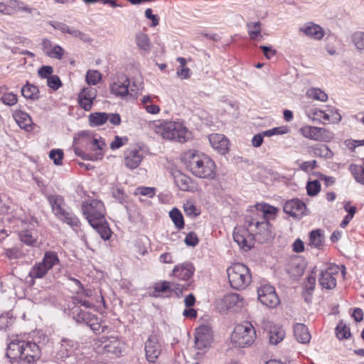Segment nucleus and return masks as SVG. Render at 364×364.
Returning a JSON list of instances; mask_svg holds the SVG:
<instances>
[{
    "instance_id": "obj_1",
    "label": "nucleus",
    "mask_w": 364,
    "mask_h": 364,
    "mask_svg": "<svg viewBox=\"0 0 364 364\" xmlns=\"http://www.w3.org/2000/svg\"><path fill=\"white\" fill-rule=\"evenodd\" d=\"M278 209L267 203H258L255 210L245 220L244 226L235 227L232 237L234 241L244 251L254 247L255 241L264 243L274 237L270 220L274 219Z\"/></svg>"
},
{
    "instance_id": "obj_2",
    "label": "nucleus",
    "mask_w": 364,
    "mask_h": 364,
    "mask_svg": "<svg viewBox=\"0 0 364 364\" xmlns=\"http://www.w3.org/2000/svg\"><path fill=\"white\" fill-rule=\"evenodd\" d=\"M182 162L193 175L198 178L213 179L215 164L210 157L198 151L188 150L181 157Z\"/></svg>"
},
{
    "instance_id": "obj_3",
    "label": "nucleus",
    "mask_w": 364,
    "mask_h": 364,
    "mask_svg": "<svg viewBox=\"0 0 364 364\" xmlns=\"http://www.w3.org/2000/svg\"><path fill=\"white\" fill-rule=\"evenodd\" d=\"M6 354L12 364H32L40 358L41 350L34 342L15 338L8 343Z\"/></svg>"
},
{
    "instance_id": "obj_4",
    "label": "nucleus",
    "mask_w": 364,
    "mask_h": 364,
    "mask_svg": "<svg viewBox=\"0 0 364 364\" xmlns=\"http://www.w3.org/2000/svg\"><path fill=\"white\" fill-rule=\"evenodd\" d=\"M93 348L98 354H110L120 357L125 350V343L117 336H102L94 341Z\"/></svg>"
},
{
    "instance_id": "obj_5",
    "label": "nucleus",
    "mask_w": 364,
    "mask_h": 364,
    "mask_svg": "<svg viewBox=\"0 0 364 364\" xmlns=\"http://www.w3.org/2000/svg\"><path fill=\"white\" fill-rule=\"evenodd\" d=\"M228 280L232 288L245 289L252 281L249 268L242 263H235L227 269Z\"/></svg>"
},
{
    "instance_id": "obj_6",
    "label": "nucleus",
    "mask_w": 364,
    "mask_h": 364,
    "mask_svg": "<svg viewBox=\"0 0 364 364\" xmlns=\"http://www.w3.org/2000/svg\"><path fill=\"white\" fill-rule=\"evenodd\" d=\"M161 136L164 139L181 143H184L192 138L191 132L183 124L172 121L161 124Z\"/></svg>"
},
{
    "instance_id": "obj_7",
    "label": "nucleus",
    "mask_w": 364,
    "mask_h": 364,
    "mask_svg": "<svg viewBox=\"0 0 364 364\" xmlns=\"http://www.w3.org/2000/svg\"><path fill=\"white\" fill-rule=\"evenodd\" d=\"M48 200L51 206L52 212L60 220L73 228L79 227V219L73 213L67 211L65 209L66 205L62 196L51 195L48 197Z\"/></svg>"
},
{
    "instance_id": "obj_8",
    "label": "nucleus",
    "mask_w": 364,
    "mask_h": 364,
    "mask_svg": "<svg viewBox=\"0 0 364 364\" xmlns=\"http://www.w3.org/2000/svg\"><path fill=\"white\" fill-rule=\"evenodd\" d=\"M256 333L252 325L245 322L237 325L231 335V341L235 346L244 348L253 343Z\"/></svg>"
},
{
    "instance_id": "obj_9",
    "label": "nucleus",
    "mask_w": 364,
    "mask_h": 364,
    "mask_svg": "<svg viewBox=\"0 0 364 364\" xmlns=\"http://www.w3.org/2000/svg\"><path fill=\"white\" fill-rule=\"evenodd\" d=\"M81 210L90 225H96V222L105 220V208L103 203L99 200L92 199L83 202Z\"/></svg>"
},
{
    "instance_id": "obj_10",
    "label": "nucleus",
    "mask_w": 364,
    "mask_h": 364,
    "mask_svg": "<svg viewBox=\"0 0 364 364\" xmlns=\"http://www.w3.org/2000/svg\"><path fill=\"white\" fill-rule=\"evenodd\" d=\"M59 263L58 255L55 252L46 251L43 259L36 262L29 272V276L33 279L44 277L48 271Z\"/></svg>"
},
{
    "instance_id": "obj_11",
    "label": "nucleus",
    "mask_w": 364,
    "mask_h": 364,
    "mask_svg": "<svg viewBox=\"0 0 364 364\" xmlns=\"http://www.w3.org/2000/svg\"><path fill=\"white\" fill-rule=\"evenodd\" d=\"M299 132L306 139L318 141H329L333 136V133L326 129L309 125L302 127Z\"/></svg>"
},
{
    "instance_id": "obj_12",
    "label": "nucleus",
    "mask_w": 364,
    "mask_h": 364,
    "mask_svg": "<svg viewBox=\"0 0 364 364\" xmlns=\"http://www.w3.org/2000/svg\"><path fill=\"white\" fill-rule=\"evenodd\" d=\"M258 299L268 308H274L280 302L274 287L269 284H264L257 289Z\"/></svg>"
},
{
    "instance_id": "obj_13",
    "label": "nucleus",
    "mask_w": 364,
    "mask_h": 364,
    "mask_svg": "<svg viewBox=\"0 0 364 364\" xmlns=\"http://www.w3.org/2000/svg\"><path fill=\"white\" fill-rule=\"evenodd\" d=\"M213 342V331L208 325H202L196 329L195 346L204 350L209 348Z\"/></svg>"
},
{
    "instance_id": "obj_14",
    "label": "nucleus",
    "mask_w": 364,
    "mask_h": 364,
    "mask_svg": "<svg viewBox=\"0 0 364 364\" xmlns=\"http://www.w3.org/2000/svg\"><path fill=\"white\" fill-rule=\"evenodd\" d=\"M129 79L123 73H117L109 85L111 93L117 97H124L129 94Z\"/></svg>"
},
{
    "instance_id": "obj_15",
    "label": "nucleus",
    "mask_w": 364,
    "mask_h": 364,
    "mask_svg": "<svg viewBox=\"0 0 364 364\" xmlns=\"http://www.w3.org/2000/svg\"><path fill=\"white\" fill-rule=\"evenodd\" d=\"M340 271V267L331 264L325 270H322L318 279L319 284L326 289H333L336 286V279L334 275Z\"/></svg>"
},
{
    "instance_id": "obj_16",
    "label": "nucleus",
    "mask_w": 364,
    "mask_h": 364,
    "mask_svg": "<svg viewBox=\"0 0 364 364\" xmlns=\"http://www.w3.org/2000/svg\"><path fill=\"white\" fill-rule=\"evenodd\" d=\"M106 146L104 139L100 135L96 138H92L90 145L86 149L93 153H90V155H85L84 156L90 159V161L101 160L105 155Z\"/></svg>"
},
{
    "instance_id": "obj_17",
    "label": "nucleus",
    "mask_w": 364,
    "mask_h": 364,
    "mask_svg": "<svg viewBox=\"0 0 364 364\" xmlns=\"http://www.w3.org/2000/svg\"><path fill=\"white\" fill-rule=\"evenodd\" d=\"M124 155V165L129 169L137 168L144 158L142 150L137 147L127 149Z\"/></svg>"
},
{
    "instance_id": "obj_18",
    "label": "nucleus",
    "mask_w": 364,
    "mask_h": 364,
    "mask_svg": "<svg viewBox=\"0 0 364 364\" xmlns=\"http://www.w3.org/2000/svg\"><path fill=\"white\" fill-rule=\"evenodd\" d=\"M306 208L305 203L298 198L287 200L283 207L284 213L297 218L304 214Z\"/></svg>"
},
{
    "instance_id": "obj_19",
    "label": "nucleus",
    "mask_w": 364,
    "mask_h": 364,
    "mask_svg": "<svg viewBox=\"0 0 364 364\" xmlns=\"http://www.w3.org/2000/svg\"><path fill=\"white\" fill-rule=\"evenodd\" d=\"M211 146L220 154H225L229 149V140L221 134H211L208 136Z\"/></svg>"
},
{
    "instance_id": "obj_20",
    "label": "nucleus",
    "mask_w": 364,
    "mask_h": 364,
    "mask_svg": "<svg viewBox=\"0 0 364 364\" xmlns=\"http://www.w3.org/2000/svg\"><path fill=\"white\" fill-rule=\"evenodd\" d=\"M194 271V267L191 262H184L175 266L170 275L180 280L188 281L193 275Z\"/></svg>"
},
{
    "instance_id": "obj_21",
    "label": "nucleus",
    "mask_w": 364,
    "mask_h": 364,
    "mask_svg": "<svg viewBox=\"0 0 364 364\" xmlns=\"http://www.w3.org/2000/svg\"><path fill=\"white\" fill-rule=\"evenodd\" d=\"M75 347L70 340L63 339L55 355V358L60 362H65L66 359L71 358L74 353Z\"/></svg>"
},
{
    "instance_id": "obj_22",
    "label": "nucleus",
    "mask_w": 364,
    "mask_h": 364,
    "mask_svg": "<svg viewBox=\"0 0 364 364\" xmlns=\"http://www.w3.org/2000/svg\"><path fill=\"white\" fill-rule=\"evenodd\" d=\"M97 96V90L93 87L83 88L78 96L79 104L85 110H90L92 107L93 100Z\"/></svg>"
},
{
    "instance_id": "obj_23",
    "label": "nucleus",
    "mask_w": 364,
    "mask_h": 364,
    "mask_svg": "<svg viewBox=\"0 0 364 364\" xmlns=\"http://www.w3.org/2000/svg\"><path fill=\"white\" fill-rule=\"evenodd\" d=\"M146 357L148 361L155 362L159 356V345L156 337H150L145 343Z\"/></svg>"
},
{
    "instance_id": "obj_24",
    "label": "nucleus",
    "mask_w": 364,
    "mask_h": 364,
    "mask_svg": "<svg viewBox=\"0 0 364 364\" xmlns=\"http://www.w3.org/2000/svg\"><path fill=\"white\" fill-rule=\"evenodd\" d=\"M300 31L315 40H321L324 36L322 28L312 22L307 23L300 28Z\"/></svg>"
},
{
    "instance_id": "obj_25",
    "label": "nucleus",
    "mask_w": 364,
    "mask_h": 364,
    "mask_svg": "<svg viewBox=\"0 0 364 364\" xmlns=\"http://www.w3.org/2000/svg\"><path fill=\"white\" fill-rule=\"evenodd\" d=\"M294 336L298 342L306 344L311 340V334L308 328L303 323H296L294 326Z\"/></svg>"
},
{
    "instance_id": "obj_26",
    "label": "nucleus",
    "mask_w": 364,
    "mask_h": 364,
    "mask_svg": "<svg viewBox=\"0 0 364 364\" xmlns=\"http://www.w3.org/2000/svg\"><path fill=\"white\" fill-rule=\"evenodd\" d=\"M84 323L89 326L93 332L97 334L105 332L107 328V326L104 325L101 320L91 313L88 316V319Z\"/></svg>"
},
{
    "instance_id": "obj_27",
    "label": "nucleus",
    "mask_w": 364,
    "mask_h": 364,
    "mask_svg": "<svg viewBox=\"0 0 364 364\" xmlns=\"http://www.w3.org/2000/svg\"><path fill=\"white\" fill-rule=\"evenodd\" d=\"M14 117L16 123L21 129H28L31 128L32 124L31 117L27 113L21 111L16 110L14 113Z\"/></svg>"
},
{
    "instance_id": "obj_28",
    "label": "nucleus",
    "mask_w": 364,
    "mask_h": 364,
    "mask_svg": "<svg viewBox=\"0 0 364 364\" xmlns=\"http://www.w3.org/2000/svg\"><path fill=\"white\" fill-rule=\"evenodd\" d=\"M324 235L321 230H312L309 234V245L311 247L321 249L324 244Z\"/></svg>"
},
{
    "instance_id": "obj_29",
    "label": "nucleus",
    "mask_w": 364,
    "mask_h": 364,
    "mask_svg": "<svg viewBox=\"0 0 364 364\" xmlns=\"http://www.w3.org/2000/svg\"><path fill=\"white\" fill-rule=\"evenodd\" d=\"M248 35L251 40H258L261 35L262 23L259 21H250L246 23Z\"/></svg>"
},
{
    "instance_id": "obj_30",
    "label": "nucleus",
    "mask_w": 364,
    "mask_h": 364,
    "mask_svg": "<svg viewBox=\"0 0 364 364\" xmlns=\"http://www.w3.org/2000/svg\"><path fill=\"white\" fill-rule=\"evenodd\" d=\"M175 182L177 186L183 191H189L192 188L191 178L181 173H178L175 176Z\"/></svg>"
},
{
    "instance_id": "obj_31",
    "label": "nucleus",
    "mask_w": 364,
    "mask_h": 364,
    "mask_svg": "<svg viewBox=\"0 0 364 364\" xmlns=\"http://www.w3.org/2000/svg\"><path fill=\"white\" fill-rule=\"evenodd\" d=\"M285 336V331L281 326H273L269 331V339L271 344L277 345Z\"/></svg>"
},
{
    "instance_id": "obj_32",
    "label": "nucleus",
    "mask_w": 364,
    "mask_h": 364,
    "mask_svg": "<svg viewBox=\"0 0 364 364\" xmlns=\"http://www.w3.org/2000/svg\"><path fill=\"white\" fill-rule=\"evenodd\" d=\"M22 95L26 98L30 100H38L39 98V90L38 88L28 82H27L22 88H21Z\"/></svg>"
},
{
    "instance_id": "obj_33",
    "label": "nucleus",
    "mask_w": 364,
    "mask_h": 364,
    "mask_svg": "<svg viewBox=\"0 0 364 364\" xmlns=\"http://www.w3.org/2000/svg\"><path fill=\"white\" fill-rule=\"evenodd\" d=\"M21 241L25 245L31 247L37 245L38 239L36 234L30 230H22L18 234Z\"/></svg>"
},
{
    "instance_id": "obj_34",
    "label": "nucleus",
    "mask_w": 364,
    "mask_h": 364,
    "mask_svg": "<svg viewBox=\"0 0 364 364\" xmlns=\"http://www.w3.org/2000/svg\"><path fill=\"white\" fill-rule=\"evenodd\" d=\"M107 113L94 112L89 115L90 125L92 127L101 126L108 121Z\"/></svg>"
},
{
    "instance_id": "obj_35",
    "label": "nucleus",
    "mask_w": 364,
    "mask_h": 364,
    "mask_svg": "<svg viewBox=\"0 0 364 364\" xmlns=\"http://www.w3.org/2000/svg\"><path fill=\"white\" fill-rule=\"evenodd\" d=\"M9 10L12 9L14 11H22L28 14H32L35 10L19 0H9Z\"/></svg>"
},
{
    "instance_id": "obj_36",
    "label": "nucleus",
    "mask_w": 364,
    "mask_h": 364,
    "mask_svg": "<svg viewBox=\"0 0 364 364\" xmlns=\"http://www.w3.org/2000/svg\"><path fill=\"white\" fill-rule=\"evenodd\" d=\"M104 240H108L111 235V231L106 223L105 219L100 222H96V225H90Z\"/></svg>"
},
{
    "instance_id": "obj_37",
    "label": "nucleus",
    "mask_w": 364,
    "mask_h": 364,
    "mask_svg": "<svg viewBox=\"0 0 364 364\" xmlns=\"http://www.w3.org/2000/svg\"><path fill=\"white\" fill-rule=\"evenodd\" d=\"M183 288L181 285L169 282H161V294L164 293L167 291L173 292L177 297H179L182 293Z\"/></svg>"
},
{
    "instance_id": "obj_38",
    "label": "nucleus",
    "mask_w": 364,
    "mask_h": 364,
    "mask_svg": "<svg viewBox=\"0 0 364 364\" xmlns=\"http://www.w3.org/2000/svg\"><path fill=\"white\" fill-rule=\"evenodd\" d=\"M348 169L355 181L364 186V167L357 164H351Z\"/></svg>"
},
{
    "instance_id": "obj_39",
    "label": "nucleus",
    "mask_w": 364,
    "mask_h": 364,
    "mask_svg": "<svg viewBox=\"0 0 364 364\" xmlns=\"http://www.w3.org/2000/svg\"><path fill=\"white\" fill-rule=\"evenodd\" d=\"M90 314L89 311L82 310L78 306L74 307L71 310V316L77 323H84L88 319Z\"/></svg>"
},
{
    "instance_id": "obj_40",
    "label": "nucleus",
    "mask_w": 364,
    "mask_h": 364,
    "mask_svg": "<svg viewBox=\"0 0 364 364\" xmlns=\"http://www.w3.org/2000/svg\"><path fill=\"white\" fill-rule=\"evenodd\" d=\"M169 216L177 228L181 229L184 227L183 217L178 209L173 208L169 212Z\"/></svg>"
},
{
    "instance_id": "obj_41",
    "label": "nucleus",
    "mask_w": 364,
    "mask_h": 364,
    "mask_svg": "<svg viewBox=\"0 0 364 364\" xmlns=\"http://www.w3.org/2000/svg\"><path fill=\"white\" fill-rule=\"evenodd\" d=\"M336 335L339 340L347 339L351 335L350 328L343 321H341L336 328Z\"/></svg>"
},
{
    "instance_id": "obj_42",
    "label": "nucleus",
    "mask_w": 364,
    "mask_h": 364,
    "mask_svg": "<svg viewBox=\"0 0 364 364\" xmlns=\"http://www.w3.org/2000/svg\"><path fill=\"white\" fill-rule=\"evenodd\" d=\"M137 46L144 50H149L151 48V43L146 34L139 33L135 37Z\"/></svg>"
},
{
    "instance_id": "obj_43",
    "label": "nucleus",
    "mask_w": 364,
    "mask_h": 364,
    "mask_svg": "<svg viewBox=\"0 0 364 364\" xmlns=\"http://www.w3.org/2000/svg\"><path fill=\"white\" fill-rule=\"evenodd\" d=\"M306 94L309 97L321 102H326L328 99L327 94L319 88H311L307 90Z\"/></svg>"
},
{
    "instance_id": "obj_44",
    "label": "nucleus",
    "mask_w": 364,
    "mask_h": 364,
    "mask_svg": "<svg viewBox=\"0 0 364 364\" xmlns=\"http://www.w3.org/2000/svg\"><path fill=\"white\" fill-rule=\"evenodd\" d=\"M353 42L356 48L361 52H364V32H356L353 35Z\"/></svg>"
},
{
    "instance_id": "obj_45",
    "label": "nucleus",
    "mask_w": 364,
    "mask_h": 364,
    "mask_svg": "<svg viewBox=\"0 0 364 364\" xmlns=\"http://www.w3.org/2000/svg\"><path fill=\"white\" fill-rule=\"evenodd\" d=\"M314 154L315 156L325 158H331L333 155L329 148L323 144L314 147Z\"/></svg>"
},
{
    "instance_id": "obj_46",
    "label": "nucleus",
    "mask_w": 364,
    "mask_h": 364,
    "mask_svg": "<svg viewBox=\"0 0 364 364\" xmlns=\"http://www.w3.org/2000/svg\"><path fill=\"white\" fill-rule=\"evenodd\" d=\"M101 73L97 70H88L86 75V81L89 85H95L101 80Z\"/></svg>"
},
{
    "instance_id": "obj_47",
    "label": "nucleus",
    "mask_w": 364,
    "mask_h": 364,
    "mask_svg": "<svg viewBox=\"0 0 364 364\" xmlns=\"http://www.w3.org/2000/svg\"><path fill=\"white\" fill-rule=\"evenodd\" d=\"M321 190V184L318 180L309 181L306 184V191L309 196H314L317 195Z\"/></svg>"
},
{
    "instance_id": "obj_48",
    "label": "nucleus",
    "mask_w": 364,
    "mask_h": 364,
    "mask_svg": "<svg viewBox=\"0 0 364 364\" xmlns=\"http://www.w3.org/2000/svg\"><path fill=\"white\" fill-rule=\"evenodd\" d=\"M311 113L313 115V120L318 119L321 121L323 119V124H326L327 122H330L331 120L330 115L321 109H314L311 112Z\"/></svg>"
},
{
    "instance_id": "obj_49",
    "label": "nucleus",
    "mask_w": 364,
    "mask_h": 364,
    "mask_svg": "<svg viewBox=\"0 0 364 364\" xmlns=\"http://www.w3.org/2000/svg\"><path fill=\"white\" fill-rule=\"evenodd\" d=\"M240 301V296L237 294H230L224 296L223 303L228 309L235 306Z\"/></svg>"
},
{
    "instance_id": "obj_50",
    "label": "nucleus",
    "mask_w": 364,
    "mask_h": 364,
    "mask_svg": "<svg viewBox=\"0 0 364 364\" xmlns=\"http://www.w3.org/2000/svg\"><path fill=\"white\" fill-rule=\"evenodd\" d=\"M98 135L99 134L92 133L90 131H82L78 133V137L82 141V143L85 144V148L90 145L91 139L96 138Z\"/></svg>"
},
{
    "instance_id": "obj_51",
    "label": "nucleus",
    "mask_w": 364,
    "mask_h": 364,
    "mask_svg": "<svg viewBox=\"0 0 364 364\" xmlns=\"http://www.w3.org/2000/svg\"><path fill=\"white\" fill-rule=\"evenodd\" d=\"M136 196H144L149 198H152L155 195V188L150 187H138L134 191Z\"/></svg>"
},
{
    "instance_id": "obj_52",
    "label": "nucleus",
    "mask_w": 364,
    "mask_h": 364,
    "mask_svg": "<svg viewBox=\"0 0 364 364\" xmlns=\"http://www.w3.org/2000/svg\"><path fill=\"white\" fill-rule=\"evenodd\" d=\"M0 100L6 105L13 106L16 104L18 99L16 95L9 92L4 94L0 99Z\"/></svg>"
},
{
    "instance_id": "obj_53",
    "label": "nucleus",
    "mask_w": 364,
    "mask_h": 364,
    "mask_svg": "<svg viewBox=\"0 0 364 364\" xmlns=\"http://www.w3.org/2000/svg\"><path fill=\"white\" fill-rule=\"evenodd\" d=\"M49 157L53 161L55 165L62 164L63 151L61 149H53L50 151Z\"/></svg>"
},
{
    "instance_id": "obj_54",
    "label": "nucleus",
    "mask_w": 364,
    "mask_h": 364,
    "mask_svg": "<svg viewBox=\"0 0 364 364\" xmlns=\"http://www.w3.org/2000/svg\"><path fill=\"white\" fill-rule=\"evenodd\" d=\"M288 129L285 127H275L263 132L265 136H272L273 135H280L287 133Z\"/></svg>"
},
{
    "instance_id": "obj_55",
    "label": "nucleus",
    "mask_w": 364,
    "mask_h": 364,
    "mask_svg": "<svg viewBox=\"0 0 364 364\" xmlns=\"http://www.w3.org/2000/svg\"><path fill=\"white\" fill-rule=\"evenodd\" d=\"M47 85L51 89L56 90L62 85V83L58 75H51L47 79Z\"/></svg>"
},
{
    "instance_id": "obj_56",
    "label": "nucleus",
    "mask_w": 364,
    "mask_h": 364,
    "mask_svg": "<svg viewBox=\"0 0 364 364\" xmlns=\"http://www.w3.org/2000/svg\"><path fill=\"white\" fill-rule=\"evenodd\" d=\"M63 54H64L63 48L58 45H55V46L53 47V48L50 51V53H48V56H49L50 58L60 60L63 58Z\"/></svg>"
},
{
    "instance_id": "obj_57",
    "label": "nucleus",
    "mask_w": 364,
    "mask_h": 364,
    "mask_svg": "<svg viewBox=\"0 0 364 364\" xmlns=\"http://www.w3.org/2000/svg\"><path fill=\"white\" fill-rule=\"evenodd\" d=\"M184 242L188 246L195 247L198 243V238L195 232H190L186 235Z\"/></svg>"
},
{
    "instance_id": "obj_58",
    "label": "nucleus",
    "mask_w": 364,
    "mask_h": 364,
    "mask_svg": "<svg viewBox=\"0 0 364 364\" xmlns=\"http://www.w3.org/2000/svg\"><path fill=\"white\" fill-rule=\"evenodd\" d=\"M53 72V69L50 65L42 66L38 71V75L42 78L48 79L50 77Z\"/></svg>"
},
{
    "instance_id": "obj_59",
    "label": "nucleus",
    "mask_w": 364,
    "mask_h": 364,
    "mask_svg": "<svg viewBox=\"0 0 364 364\" xmlns=\"http://www.w3.org/2000/svg\"><path fill=\"white\" fill-rule=\"evenodd\" d=\"M65 33L70 34L73 37L79 38L80 39L82 40L83 41H88V39L85 33H83L82 32H81L79 30L75 29L74 28H70L69 26H68Z\"/></svg>"
},
{
    "instance_id": "obj_60",
    "label": "nucleus",
    "mask_w": 364,
    "mask_h": 364,
    "mask_svg": "<svg viewBox=\"0 0 364 364\" xmlns=\"http://www.w3.org/2000/svg\"><path fill=\"white\" fill-rule=\"evenodd\" d=\"M183 209L185 213L188 216H196L198 215V213L196 212L197 210L195 205L191 203H185Z\"/></svg>"
},
{
    "instance_id": "obj_61",
    "label": "nucleus",
    "mask_w": 364,
    "mask_h": 364,
    "mask_svg": "<svg viewBox=\"0 0 364 364\" xmlns=\"http://www.w3.org/2000/svg\"><path fill=\"white\" fill-rule=\"evenodd\" d=\"M124 140L127 141V139H123L119 136H115L114 141H112L110 144V148L112 150L120 148L124 144V142L123 141Z\"/></svg>"
},
{
    "instance_id": "obj_62",
    "label": "nucleus",
    "mask_w": 364,
    "mask_h": 364,
    "mask_svg": "<svg viewBox=\"0 0 364 364\" xmlns=\"http://www.w3.org/2000/svg\"><path fill=\"white\" fill-rule=\"evenodd\" d=\"M176 73L181 79H187L190 77L191 72L187 67H183L178 68Z\"/></svg>"
},
{
    "instance_id": "obj_63",
    "label": "nucleus",
    "mask_w": 364,
    "mask_h": 364,
    "mask_svg": "<svg viewBox=\"0 0 364 364\" xmlns=\"http://www.w3.org/2000/svg\"><path fill=\"white\" fill-rule=\"evenodd\" d=\"M108 121L114 126H118L121 123V117L118 113L107 114Z\"/></svg>"
},
{
    "instance_id": "obj_64",
    "label": "nucleus",
    "mask_w": 364,
    "mask_h": 364,
    "mask_svg": "<svg viewBox=\"0 0 364 364\" xmlns=\"http://www.w3.org/2000/svg\"><path fill=\"white\" fill-rule=\"evenodd\" d=\"M265 135H263V132L255 135L252 139V144L255 147H259L262 142Z\"/></svg>"
}]
</instances>
